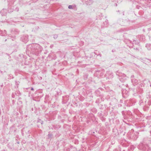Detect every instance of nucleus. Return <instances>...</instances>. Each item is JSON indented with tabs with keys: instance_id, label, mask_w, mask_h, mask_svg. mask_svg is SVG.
<instances>
[{
	"instance_id": "f257e3e1",
	"label": "nucleus",
	"mask_w": 151,
	"mask_h": 151,
	"mask_svg": "<svg viewBox=\"0 0 151 151\" xmlns=\"http://www.w3.org/2000/svg\"><path fill=\"white\" fill-rule=\"evenodd\" d=\"M68 8L70 9H72V6L71 5L69 6H68Z\"/></svg>"
}]
</instances>
